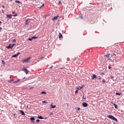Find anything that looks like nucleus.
Returning <instances> with one entry per match:
<instances>
[{
  "mask_svg": "<svg viewBox=\"0 0 124 124\" xmlns=\"http://www.w3.org/2000/svg\"><path fill=\"white\" fill-rule=\"evenodd\" d=\"M108 118V119H110L111 120H112L113 121H115V122H118V120L115 118V117L113 116L112 115H109L107 116Z\"/></svg>",
  "mask_w": 124,
  "mask_h": 124,
  "instance_id": "f257e3e1",
  "label": "nucleus"
},
{
  "mask_svg": "<svg viewBox=\"0 0 124 124\" xmlns=\"http://www.w3.org/2000/svg\"><path fill=\"white\" fill-rule=\"evenodd\" d=\"M30 59H31V57H30L25 60H23V62H30Z\"/></svg>",
  "mask_w": 124,
  "mask_h": 124,
  "instance_id": "f03ea898",
  "label": "nucleus"
},
{
  "mask_svg": "<svg viewBox=\"0 0 124 124\" xmlns=\"http://www.w3.org/2000/svg\"><path fill=\"white\" fill-rule=\"evenodd\" d=\"M22 71H24L26 74H28V73H29V70L26 68H23Z\"/></svg>",
  "mask_w": 124,
  "mask_h": 124,
  "instance_id": "7ed1b4c3",
  "label": "nucleus"
},
{
  "mask_svg": "<svg viewBox=\"0 0 124 124\" xmlns=\"http://www.w3.org/2000/svg\"><path fill=\"white\" fill-rule=\"evenodd\" d=\"M110 54H108L107 55H105V57H106V58H108V61H109L110 60H111V58H110Z\"/></svg>",
  "mask_w": 124,
  "mask_h": 124,
  "instance_id": "20e7f679",
  "label": "nucleus"
},
{
  "mask_svg": "<svg viewBox=\"0 0 124 124\" xmlns=\"http://www.w3.org/2000/svg\"><path fill=\"white\" fill-rule=\"evenodd\" d=\"M82 106H83V107H88V103L84 102L82 103Z\"/></svg>",
  "mask_w": 124,
  "mask_h": 124,
  "instance_id": "39448f33",
  "label": "nucleus"
},
{
  "mask_svg": "<svg viewBox=\"0 0 124 124\" xmlns=\"http://www.w3.org/2000/svg\"><path fill=\"white\" fill-rule=\"evenodd\" d=\"M31 20L29 18L28 19H27L26 21H25V25L27 26V25H29V21H30Z\"/></svg>",
  "mask_w": 124,
  "mask_h": 124,
  "instance_id": "423d86ee",
  "label": "nucleus"
},
{
  "mask_svg": "<svg viewBox=\"0 0 124 124\" xmlns=\"http://www.w3.org/2000/svg\"><path fill=\"white\" fill-rule=\"evenodd\" d=\"M97 78V77L96 76V75H93V76L92 78V80H94V78Z\"/></svg>",
  "mask_w": 124,
  "mask_h": 124,
  "instance_id": "0eeeda50",
  "label": "nucleus"
},
{
  "mask_svg": "<svg viewBox=\"0 0 124 124\" xmlns=\"http://www.w3.org/2000/svg\"><path fill=\"white\" fill-rule=\"evenodd\" d=\"M85 87L84 85H82L81 87H80V86L79 87H77V90H81V89H83V88H84Z\"/></svg>",
  "mask_w": 124,
  "mask_h": 124,
  "instance_id": "6e6552de",
  "label": "nucleus"
},
{
  "mask_svg": "<svg viewBox=\"0 0 124 124\" xmlns=\"http://www.w3.org/2000/svg\"><path fill=\"white\" fill-rule=\"evenodd\" d=\"M7 18H9V19H12V15H6Z\"/></svg>",
  "mask_w": 124,
  "mask_h": 124,
  "instance_id": "1a4fd4ad",
  "label": "nucleus"
},
{
  "mask_svg": "<svg viewBox=\"0 0 124 124\" xmlns=\"http://www.w3.org/2000/svg\"><path fill=\"white\" fill-rule=\"evenodd\" d=\"M20 55V52H18L17 53V54H15L14 56H13V58H16V57H18Z\"/></svg>",
  "mask_w": 124,
  "mask_h": 124,
  "instance_id": "9d476101",
  "label": "nucleus"
},
{
  "mask_svg": "<svg viewBox=\"0 0 124 124\" xmlns=\"http://www.w3.org/2000/svg\"><path fill=\"white\" fill-rule=\"evenodd\" d=\"M58 18H59V16H54L52 20L53 21H55V20H57V19H58Z\"/></svg>",
  "mask_w": 124,
  "mask_h": 124,
  "instance_id": "9b49d317",
  "label": "nucleus"
},
{
  "mask_svg": "<svg viewBox=\"0 0 124 124\" xmlns=\"http://www.w3.org/2000/svg\"><path fill=\"white\" fill-rule=\"evenodd\" d=\"M76 60V58L75 57H72V59H71V62H75V60Z\"/></svg>",
  "mask_w": 124,
  "mask_h": 124,
  "instance_id": "f8f14e48",
  "label": "nucleus"
},
{
  "mask_svg": "<svg viewBox=\"0 0 124 124\" xmlns=\"http://www.w3.org/2000/svg\"><path fill=\"white\" fill-rule=\"evenodd\" d=\"M20 112H21V115H22V116H25V115H26V114H25V112L23 111V110H20Z\"/></svg>",
  "mask_w": 124,
  "mask_h": 124,
  "instance_id": "ddd939ff",
  "label": "nucleus"
},
{
  "mask_svg": "<svg viewBox=\"0 0 124 124\" xmlns=\"http://www.w3.org/2000/svg\"><path fill=\"white\" fill-rule=\"evenodd\" d=\"M59 38H62V34L61 33H59Z\"/></svg>",
  "mask_w": 124,
  "mask_h": 124,
  "instance_id": "4468645a",
  "label": "nucleus"
},
{
  "mask_svg": "<svg viewBox=\"0 0 124 124\" xmlns=\"http://www.w3.org/2000/svg\"><path fill=\"white\" fill-rule=\"evenodd\" d=\"M6 48L8 49H12V46H11V44H10L8 46H7Z\"/></svg>",
  "mask_w": 124,
  "mask_h": 124,
  "instance_id": "2eb2a0df",
  "label": "nucleus"
},
{
  "mask_svg": "<svg viewBox=\"0 0 124 124\" xmlns=\"http://www.w3.org/2000/svg\"><path fill=\"white\" fill-rule=\"evenodd\" d=\"M111 57H112V58H116V54H115V53H113V54H111Z\"/></svg>",
  "mask_w": 124,
  "mask_h": 124,
  "instance_id": "dca6fc26",
  "label": "nucleus"
},
{
  "mask_svg": "<svg viewBox=\"0 0 124 124\" xmlns=\"http://www.w3.org/2000/svg\"><path fill=\"white\" fill-rule=\"evenodd\" d=\"M113 105H114L115 109H118V106L116 104H113Z\"/></svg>",
  "mask_w": 124,
  "mask_h": 124,
  "instance_id": "f3484780",
  "label": "nucleus"
},
{
  "mask_svg": "<svg viewBox=\"0 0 124 124\" xmlns=\"http://www.w3.org/2000/svg\"><path fill=\"white\" fill-rule=\"evenodd\" d=\"M50 107H51V108H55L56 107V105L53 106L52 104H51L50 105Z\"/></svg>",
  "mask_w": 124,
  "mask_h": 124,
  "instance_id": "a211bd4d",
  "label": "nucleus"
},
{
  "mask_svg": "<svg viewBox=\"0 0 124 124\" xmlns=\"http://www.w3.org/2000/svg\"><path fill=\"white\" fill-rule=\"evenodd\" d=\"M38 119H40V120H42L43 119V117L41 116H38Z\"/></svg>",
  "mask_w": 124,
  "mask_h": 124,
  "instance_id": "6ab92c4d",
  "label": "nucleus"
},
{
  "mask_svg": "<svg viewBox=\"0 0 124 124\" xmlns=\"http://www.w3.org/2000/svg\"><path fill=\"white\" fill-rule=\"evenodd\" d=\"M121 94H122V93H116V95H121Z\"/></svg>",
  "mask_w": 124,
  "mask_h": 124,
  "instance_id": "aec40b11",
  "label": "nucleus"
},
{
  "mask_svg": "<svg viewBox=\"0 0 124 124\" xmlns=\"http://www.w3.org/2000/svg\"><path fill=\"white\" fill-rule=\"evenodd\" d=\"M16 3H21V2H20V1L19 0H16Z\"/></svg>",
  "mask_w": 124,
  "mask_h": 124,
  "instance_id": "412c9836",
  "label": "nucleus"
},
{
  "mask_svg": "<svg viewBox=\"0 0 124 124\" xmlns=\"http://www.w3.org/2000/svg\"><path fill=\"white\" fill-rule=\"evenodd\" d=\"M103 84L104 83H106V80H105V79H104V78H103Z\"/></svg>",
  "mask_w": 124,
  "mask_h": 124,
  "instance_id": "4be33fe9",
  "label": "nucleus"
},
{
  "mask_svg": "<svg viewBox=\"0 0 124 124\" xmlns=\"http://www.w3.org/2000/svg\"><path fill=\"white\" fill-rule=\"evenodd\" d=\"M30 120L31 121H34V117H31V118H30Z\"/></svg>",
  "mask_w": 124,
  "mask_h": 124,
  "instance_id": "5701e85b",
  "label": "nucleus"
},
{
  "mask_svg": "<svg viewBox=\"0 0 124 124\" xmlns=\"http://www.w3.org/2000/svg\"><path fill=\"white\" fill-rule=\"evenodd\" d=\"M41 93L42 94H46V93H46V92H41Z\"/></svg>",
  "mask_w": 124,
  "mask_h": 124,
  "instance_id": "b1692460",
  "label": "nucleus"
},
{
  "mask_svg": "<svg viewBox=\"0 0 124 124\" xmlns=\"http://www.w3.org/2000/svg\"><path fill=\"white\" fill-rule=\"evenodd\" d=\"M44 7V4H43V5L40 7V8H43Z\"/></svg>",
  "mask_w": 124,
  "mask_h": 124,
  "instance_id": "393cba45",
  "label": "nucleus"
},
{
  "mask_svg": "<svg viewBox=\"0 0 124 124\" xmlns=\"http://www.w3.org/2000/svg\"><path fill=\"white\" fill-rule=\"evenodd\" d=\"M13 16H14V17H16V16H18V15L17 14L13 15Z\"/></svg>",
  "mask_w": 124,
  "mask_h": 124,
  "instance_id": "a878e982",
  "label": "nucleus"
},
{
  "mask_svg": "<svg viewBox=\"0 0 124 124\" xmlns=\"http://www.w3.org/2000/svg\"><path fill=\"white\" fill-rule=\"evenodd\" d=\"M36 38H37V37H32V39H36Z\"/></svg>",
  "mask_w": 124,
  "mask_h": 124,
  "instance_id": "bb28decb",
  "label": "nucleus"
},
{
  "mask_svg": "<svg viewBox=\"0 0 124 124\" xmlns=\"http://www.w3.org/2000/svg\"><path fill=\"white\" fill-rule=\"evenodd\" d=\"M15 45V44H13L12 45H11L12 48H13V46Z\"/></svg>",
  "mask_w": 124,
  "mask_h": 124,
  "instance_id": "cd10ccee",
  "label": "nucleus"
},
{
  "mask_svg": "<svg viewBox=\"0 0 124 124\" xmlns=\"http://www.w3.org/2000/svg\"><path fill=\"white\" fill-rule=\"evenodd\" d=\"M20 81L19 80H16V81H14V83H18Z\"/></svg>",
  "mask_w": 124,
  "mask_h": 124,
  "instance_id": "c85d7f7f",
  "label": "nucleus"
},
{
  "mask_svg": "<svg viewBox=\"0 0 124 124\" xmlns=\"http://www.w3.org/2000/svg\"><path fill=\"white\" fill-rule=\"evenodd\" d=\"M29 40H30V41H31V40H32V37H31V38H30L29 39Z\"/></svg>",
  "mask_w": 124,
  "mask_h": 124,
  "instance_id": "c756f323",
  "label": "nucleus"
},
{
  "mask_svg": "<svg viewBox=\"0 0 124 124\" xmlns=\"http://www.w3.org/2000/svg\"><path fill=\"white\" fill-rule=\"evenodd\" d=\"M39 122H40V120H39V119L36 120L37 123H39Z\"/></svg>",
  "mask_w": 124,
  "mask_h": 124,
  "instance_id": "7c9ffc66",
  "label": "nucleus"
},
{
  "mask_svg": "<svg viewBox=\"0 0 124 124\" xmlns=\"http://www.w3.org/2000/svg\"><path fill=\"white\" fill-rule=\"evenodd\" d=\"M1 62H2L4 64H5V62H4V61L2 60Z\"/></svg>",
  "mask_w": 124,
  "mask_h": 124,
  "instance_id": "2f4dec72",
  "label": "nucleus"
},
{
  "mask_svg": "<svg viewBox=\"0 0 124 124\" xmlns=\"http://www.w3.org/2000/svg\"><path fill=\"white\" fill-rule=\"evenodd\" d=\"M82 99H86V97H85V96H82Z\"/></svg>",
  "mask_w": 124,
  "mask_h": 124,
  "instance_id": "473e14b6",
  "label": "nucleus"
},
{
  "mask_svg": "<svg viewBox=\"0 0 124 124\" xmlns=\"http://www.w3.org/2000/svg\"><path fill=\"white\" fill-rule=\"evenodd\" d=\"M43 103H47V102L46 101H44L42 102Z\"/></svg>",
  "mask_w": 124,
  "mask_h": 124,
  "instance_id": "72a5a7b5",
  "label": "nucleus"
},
{
  "mask_svg": "<svg viewBox=\"0 0 124 124\" xmlns=\"http://www.w3.org/2000/svg\"><path fill=\"white\" fill-rule=\"evenodd\" d=\"M78 90L75 91V93H78Z\"/></svg>",
  "mask_w": 124,
  "mask_h": 124,
  "instance_id": "f704fd0d",
  "label": "nucleus"
},
{
  "mask_svg": "<svg viewBox=\"0 0 124 124\" xmlns=\"http://www.w3.org/2000/svg\"><path fill=\"white\" fill-rule=\"evenodd\" d=\"M14 81V79H10V82H13Z\"/></svg>",
  "mask_w": 124,
  "mask_h": 124,
  "instance_id": "c9c22d12",
  "label": "nucleus"
},
{
  "mask_svg": "<svg viewBox=\"0 0 124 124\" xmlns=\"http://www.w3.org/2000/svg\"><path fill=\"white\" fill-rule=\"evenodd\" d=\"M51 68H53V65H52L51 67L49 68V69H51Z\"/></svg>",
  "mask_w": 124,
  "mask_h": 124,
  "instance_id": "e433bc0d",
  "label": "nucleus"
},
{
  "mask_svg": "<svg viewBox=\"0 0 124 124\" xmlns=\"http://www.w3.org/2000/svg\"><path fill=\"white\" fill-rule=\"evenodd\" d=\"M13 42H16V39H14L13 41Z\"/></svg>",
  "mask_w": 124,
  "mask_h": 124,
  "instance_id": "4c0bfd02",
  "label": "nucleus"
},
{
  "mask_svg": "<svg viewBox=\"0 0 124 124\" xmlns=\"http://www.w3.org/2000/svg\"><path fill=\"white\" fill-rule=\"evenodd\" d=\"M2 30V28L1 27H0V32L1 31V30Z\"/></svg>",
  "mask_w": 124,
  "mask_h": 124,
  "instance_id": "58836bf2",
  "label": "nucleus"
},
{
  "mask_svg": "<svg viewBox=\"0 0 124 124\" xmlns=\"http://www.w3.org/2000/svg\"><path fill=\"white\" fill-rule=\"evenodd\" d=\"M2 7H3V8H5V6H4L3 5H2Z\"/></svg>",
  "mask_w": 124,
  "mask_h": 124,
  "instance_id": "ea45409f",
  "label": "nucleus"
},
{
  "mask_svg": "<svg viewBox=\"0 0 124 124\" xmlns=\"http://www.w3.org/2000/svg\"><path fill=\"white\" fill-rule=\"evenodd\" d=\"M61 3H62V1H59V4H61Z\"/></svg>",
  "mask_w": 124,
  "mask_h": 124,
  "instance_id": "a19ab883",
  "label": "nucleus"
},
{
  "mask_svg": "<svg viewBox=\"0 0 124 124\" xmlns=\"http://www.w3.org/2000/svg\"><path fill=\"white\" fill-rule=\"evenodd\" d=\"M110 78H111V79H113V78H114V77L113 76H111Z\"/></svg>",
  "mask_w": 124,
  "mask_h": 124,
  "instance_id": "79ce46f5",
  "label": "nucleus"
},
{
  "mask_svg": "<svg viewBox=\"0 0 124 124\" xmlns=\"http://www.w3.org/2000/svg\"><path fill=\"white\" fill-rule=\"evenodd\" d=\"M102 78H99L98 80H101Z\"/></svg>",
  "mask_w": 124,
  "mask_h": 124,
  "instance_id": "37998d69",
  "label": "nucleus"
},
{
  "mask_svg": "<svg viewBox=\"0 0 124 124\" xmlns=\"http://www.w3.org/2000/svg\"><path fill=\"white\" fill-rule=\"evenodd\" d=\"M12 13V14H15V12H13Z\"/></svg>",
  "mask_w": 124,
  "mask_h": 124,
  "instance_id": "c03bdc74",
  "label": "nucleus"
},
{
  "mask_svg": "<svg viewBox=\"0 0 124 124\" xmlns=\"http://www.w3.org/2000/svg\"><path fill=\"white\" fill-rule=\"evenodd\" d=\"M101 75H104V73H102L101 74Z\"/></svg>",
  "mask_w": 124,
  "mask_h": 124,
  "instance_id": "a18cd8bd",
  "label": "nucleus"
},
{
  "mask_svg": "<svg viewBox=\"0 0 124 124\" xmlns=\"http://www.w3.org/2000/svg\"><path fill=\"white\" fill-rule=\"evenodd\" d=\"M78 110L79 111V110H80V108H78Z\"/></svg>",
  "mask_w": 124,
  "mask_h": 124,
  "instance_id": "49530a36",
  "label": "nucleus"
},
{
  "mask_svg": "<svg viewBox=\"0 0 124 124\" xmlns=\"http://www.w3.org/2000/svg\"><path fill=\"white\" fill-rule=\"evenodd\" d=\"M111 69V67L110 66H108V69Z\"/></svg>",
  "mask_w": 124,
  "mask_h": 124,
  "instance_id": "de8ad7c7",
  "label": "nucleus"
},
{
  "mask_svg": "<svg viewBox=\"0 0 124 124\" xmlns=\"http://www.w3.org/2000/svg\"><path fill=\"white\" fill-rule=\"evenodd\" d=\"M2 13H4V12L3 11V10H2Z\"/></svg>",
  "mask_w": 124,
  "mask_h": 124,
  "instance_id": "09e8293b",
  "label": "nucleus"
},
{
  "mask_svg": "<svg viewBox=\"0 0 124 124\" xmlns=\"http://www.w3.org/2000/svg\"><path fill=\"white\" fill-rule=\"evenodd\" d=\"M1 21H0V26H1Z\"/></svg>",
  "mask_w": 124,
  "mask_h": 124,
  "instance_id": "8fccbe9b",
  "label": "nucleus"
},
{
  "mask_svg": "<svg viewBox=\"0 0 124 124\" xmlns=\"http://www.w3.org/2000/svg\"><path fill=\"white\" fill-rule=\"evenodd\" d=\"M53 114H54L53 113H52V112L50 113V115H53Z\"/></svg>",
  "mask_w": 124,
  "mask_h": 124,
  "instance_id": "3c124183",
  "label": "nucleus"
},
{
  "mask_svg": "<svg viewBox=\"0 0 124 124\" xmlns=\"http://www.w3.org/2000/svg\"><path fill=\"white\" fill-rule=\"evenodd\" d=\"M41 59L42 60H43V59H44V57H42Z\"/></svg>",
  "mask_w": 124,
  "mask_h": 124,
  "instance_id": "603ef678",
  "label": "nucleus"
},
{
  "mask_svg": "<svg viewBox=\"0 0 124 124\" xmlns=\"http://www.w3.org/2000/svg\"><path fill=\"white\" fill-rule=\"evenodd\" d=\"M30 89H32V88H30Z\"/></svg>",
  "mask_w": 124,
  "mask_h": 124,
  "instance_id": "864d4df0",
  "label": "nucleus"
},
{
  "mask_svg": "<svg viewBox=\"0 0 124 124\" xmlns=\"http://www.w3.org/2000/svg\"><path fill=\"white\" fill-rule=\"evenodd\" d=\"M61 69H62V68H61Z\"/></svg>",
  "mask_w": 124,
  "mask_h": 124,
  "instance_id": "5fc2aeb1",
  "label": "nucleus"
},
{
  "mask_svg": "<svg viewBox=\"0 0 124 124\" xmlns=\"http://www.w3.org/2000/svg\"><path fill=\"white\" fill-rule=\"evenodd\" d=\"M105 0V1H106V0Z\"/></svg>",
  "mask_w": 124,
  "mask_h": 124,
  "instance_id": "6e6d98bb",
  "label": "nucleus"
},
{
  "mask_svg": "<svg viewBox=\"0 0 124 124\" xmlns=\"http://www.w3.org/2000/svg\"><path fill=\"white\" fill-rule=\"evenodd\" d=\"M12 1L13 0H11Z\"/></svg>",
  "mask_w": 124,
  "mask_h": 124,
  "instance_id": "4d7b16f0",
  "label": "nucleus"
},
{
  "mask_svg": "<svg viewBox=\"0 0 124 124\" xmlns=\"http://www.w3.org/2000/svg\"><path fill=\"white\" fill-rule=\"evenodd\" d=\"M81 19H83V17H82V18Z\"/></svg>",
  "mask_w": 124,
  "mask_h": 124,
  "instance_id": "13d9d810",
  "label": "nucleus"
}]
</instances>
